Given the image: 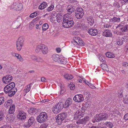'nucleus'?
Masks as SVG:
<instances>
[{"instance_id":"f257e3e1","label":"nucleus","mask_w":128,"mask_h":128,"mask_svg":"<svg viewBox=\"0 0 128 128\" xmlns=\"http://www.w3.org/2000/svg\"><path fill=\"white\" fill-rule=\"evenodd\" d=\"M41 51L44 54H46L48 52V49L47 46L44 44L39 45L36 47V51L38 52Z\"/></svg>"},{"instance_id":"f03ea898","label":"nucleus","mask_w":128,"mask_h":128,"mask_svg":"<svg viewBox=\"0 0 128 128\" xmlns=\"http://www.w3.org/2000/svg\"><path fill=\"white\" fill-rule=\"evenodd\" d=\"M48 117L46 113L45 112H42L37 116V121L40 123H42L46 121Z\"/></svg>"},{"instance_id":"7ed1b4c3","label":"nucleus","mask_w":128,"mask_h":128,"mask_svg":"<svg viewBox=\"0 0 128 128\" xmlns=\"http://www.w3.org/2000/svg\"><path fill=\"white\" fill-rule=\"evenodd\" d=\"M75 16L78 19L82 18L84 15L83 10L80 8H77L75 10Z\"/></svg>"},{"instance_id":"20e7f679","label":"nucleus","mask_w":128,"mask_h":128,"mask_svg":"<svg viewBox=\"0 0 128 128\" xmlns=\"http://www.w3.org/2000/svg\"><path fill=\"white\" fill-rule=\"evenodd\" d=\"M63 104L59 102L56 104L52 108V111L54 114H57L62 109Z\"/></svg>"},{"instance_id":"39448f33","label":"nucleus","mask_w":128,"mask_h":128,"mask_svg":"<svg viewBox=\"0 0 128 128\" xmlns=\"http://www.w3.org/2000/svg\"><path fill=\"white\" fill-rule=\"evenodd\" d=\"M24 38L20 37L17 40L16 42V47L18 50L20 51L22 48L24 41Z\"/></svg>"},{"instance_id":"423d86ee","label":"nucleus","mask_w":128,"mask_h":128,"mask_svg":"<svg viewBox=\"0 0 128 128\" xmlns=\"http://www.w3.org/2000/svg\"><path fill=\"white\" fill-rule=\"evenodd\" d=\"M81 109V110H78L75 112L74 116V120L78 119L83 116L84 114L85 109L83 108H82Z\"/></svg>"},{"instance_id":"0eeeda50","label":"nucleus","mask_w":128,"mask_h":128,"mask_svg":"<svg viewBox=\"0 0 128 128\" xmlns=\"http://www.w3.org/2000/svg\"><path fill=\"white\" fill-rule=\"evenodd\" d=\"M76 39L71 42V46L73 47L78 46H83L84 45V43L83 41L79 38Z\"/></svg>"},{"instance_id":"6e6552de","label":"nucleus","mask_w":128,"mask_h":128,"mask_svg":"<svg viewBox=\"0 0 128 128\" xmlns=\"http://www.w3.org/2000/svg\"><path fill=\"white\" fill-rule=\"evenodd\" d=\"M23 5L21 3L18 2H16L14 3L10 6V9L11 10H20L22 8Z\"/></svg>"},{"instance_id":"1a4fd4ad","label":"nucleus","mask_w":128,"mask_h":128,"mask_svg":"<svg viewBox=\"0 0 128 128\" xmlns=\"http://www.w3.org/2000/svg\"><path fill=\"white\" fill-rule=\"evenodd\" d=\"M108 118V115L105 113H102L96 115L95 116V119L96 121L98 122L100 120H106Z\"/></svg>"},{"instance_id":"9d476101","label":"nucleus","mask_w":128,"mask_h":128,"mask_svg":"<svg viewBox=\"0 0 128 128\" xmlns=\"http://www.w3.org/2000/svg\"><path fill=\"white\" fill-rule=\"evenodd\" d=\"M66 117V113H62L58 114L56 117V121L58 120V123L60 124H62V122L64 120Z\"/></svg>"},{"instance_id":"9b49d317","label":"nucleus","mask_w":128,"mask_h":128,"mask_svg":"<svg viewBox=\"0 0 128 128\" xmlns=\"http://www.w3.org/2000/svg\"><path fill=\"white\" fill-rule=\"evenodd\" d=\"M12 79V76L10 75H7L2 77V80L4 84H7L11 81Z\"/></svg>"},{"instance_id":"f8f14e48","label":"nucleus","mask_w":128,"mask_h":128,"mask_svg":"<svg viewBox=\"0 0 128 128\" xmlns=\"http://www.w3.org/2000/svg\"><path fill=\"white\" fill-rule=\"evenodd\" d=\"M72 18L71 20H69V19H67L66 21L67 23L65 24H64L63 22L62 23L63 26L65 28H69L72 26L74 24V21L72 20Z\"/></svg>"},{"instance_id":"ddd939ff","label":"nucleus","mask_w":128,"mask_h":128,"mask_svg":"<svg viewBox=\"0 0 128 128\" xmlns=\"http://www.w3.org/2000/svg\"><path fill=\"white\" fill-rule=\"evenodd\" d=\"M73 100L75 102H80L83 101L84 98L82 95L77 94L74 96L73 98Z\"/></svg>"},{"instance_id":"4468645a","label":"nucleus","mask_w":128,"mask_h":128,"mask_svg":"<svg viewBox=\"0 0 128 128\" xmlns=\"http://www.w3.org/2000/svg\"><path fill=\"white\" fill-rule=\"evenodd\" d=\"M15 86V83L13 82H11V83L7 85L4 88V91H6V90H11L12 89H15L14 88H14Z\"/></svg>"},{"instance_id":"2eb2a0df","label":"nucleus","mask_w":128,"mask_h":128,"mask_svg":"<svg viewBox=\"0 0 128 128\" xmlns=\"http://www.w3.org/2000/svg\"><path fill=\"white\" fill-rule=\"evenodd\" d=\"M14 89H12L10 90H8L6 91H4V92L6 94H8L9 96L11 97L13 96L17 91V89L16 88H14Z\"/></svg>"},{"instance_id":"dca6fc26","label":"nucleus","mask_w":128,"mask_h":128,"mask_svg":"<svg viewBox=\"0 0 128 128\" xmlns=\"http://www.w3.org/2000/svg\"><path fill=\"white\" fill-rule=\"evenodd\" d=\"M89 120V118L88 116H86L84 118L79 120L76 122L77 124H85Z\"/></svg>"},{"instance_id":"f3484780","label":"nucleus","mask_w":128,"mask_h":128,"mask_svg":"<svg viewBox=\"0 0 128 128\" xmlns=\"http://www.w3.org/2000/svg\"><path fill=\"white\" fill-rule=\"evenodd\" d=\"M26 114L25 112L22 111H20L17 115L18 118L21 120H25L26 118Z\"/></svg>"},{"instance_id":"a211bd4d","label":"nucleus","mask_w":128,"mask_h":128,"mask_svg":"<svg viewBox=\"0 0 128 128\" xmlns=\"http://www.w3.org/2000/svg\"><path fill=\"white\" fill-rule=\"evenodd\" d=\"M63 18L64 24H65L67 23L66 21L67 20V19H69V20H71L72 18V16L70 15V14L68 13L65 14L63 16Z\"/></svg>"},{"instance_id":"6ab92c4d","label":"nucleus","mask_w":128,"mask_h":128,"mask_svg":"<svg viewBox=\"0 0 128 128\" xmlns=\"http://www.w3.org/2000/svg\"><path fill=\"white\" fill-rule=\"evenodd\" d=\"M35 119L34 118L32 117H31L29 119L28 121V124H24V126L26 127H29L34 123Z\"/></svg>"},{"instance_id":"aec40b11","label":"nucleus","mask_w":128,"mask_h":128,"mask_svg":"<svg viewBox=\"0 0 128 128\" xmlns=\"http://www.w3.org/2000/svg\"><path fill=\"white\" fill-rule=\"evenodd\" d=\"M102 35L106 37H111L112 36V34L110 30H105L103 32Z\"/></svg>"},{"instance_id":"412c9836","label":"nucleus","mask_w":128,"mask_h":128,"mask_svg":"<svg viewBox=\"0 0 128 128\" xmlns=\"http://www.w3.org/2000/svg\"><path fill=\"white\" fill-rule=\"evenodd\" d=\"M88 32L92 36H96L98 33L97 30L96 29L90 28L88 30Z\"/></svg>"},{"instance_id":"4be33fe9","label":"nucleus","mask_w":128,"mask_h":128,"mask_svg":"<svg viewBox=\"0 0 128 128\" xmlns=\"http://www.w3.org/2000/svg\"><path fill=\"white\" fill-rule=\"evenodd\" d=\"M126 38V37L125 36H124L121 38L117 42V44L119 46L122 45L124 42L127 41V40L128 39V38L127 39Z\"/></svg>"},{"instance_id":"5701e85b","label":"nucleus","mask_w":128,"mask_h":128,"mask_svg":"<svg viewBox=\"0 0 128 128\" xmlns=\"http://www.w3.org/2000/svg\"><path fill=\"white\" fill-rule=\"evenodd\" d=\"M72 103V99L70 98H68L64 104L62 106V107L67 108L71 105Z\"/></svg>"},{"instance_id":"b1692460","label":"nucleus","mask_w":128,"mask_h":128,"mask_svg":"<svg viewBox=\"0 0 128 128\" xmlns=\"http://www.w3.org/2000/svg\"><path fill=\"white\" fill-rule=\"evenodd\" d=\"M66 10L68 12L70 13V14L73 12L75 10V9L73 6L68 5L66 8Z\"/></svg>"},{"instance_id":"393cba45","label":"nucleus","mask_w":128,"mask_h":128,"mask_svg":"<svg viewBox=\"0 0 128 128\" xmlns=\"http://www.w3.org/2000/svg\"><path fill=\"white\" fill-rule=\"evenodd\" d=\"M28 113L30 114H35L38 112L37 110L34 108H30L28 110Z\"/></svg>"},{"instance_id":"a878e982","label":"nucleus","mask_w":128,"mask_h":128,"mask_svg":"<svg viewBox=\"0 0 128 128\" xmlns=\"http://www.w3.org/2000/svg\"><path fill=\"white\" fill-rule=\"evenodd\" d=\"M60 56V55L58 54H53L52 56V59L55 62H58Z\"/></svg>"},{"instance_id":"bb28decb","label":"nucleus","mask_w":128,"mask_h":128,"mask_svg":"<svg viewBox=\"0 0 128 128\" xmlns=\"http://www.w3.org/2000/svg\"><path fill=\"white\" fill-rule=\"evenodd\" d=\"M55 14L56 15H54V16H56L55 17L56 19L57 22H61L63 17L62 14Z\"/></svg>"},{"instance_id":"cd10ccee","label":"nucleus","mask_w":128,"mask_h":128,"mask_svg":"<svg viewBox=\"0 0 128 128\" xmlns=\"http://www.w3.org/2000/svg\"><path fill=\"white\" fill-rule=\"evenodd\" d=\"M14 117L12 115H10V114H8L6 116V119L8 122H10L13 121Z\"/></svg>"},{"instance_id":"c85d7f7f","label":"nucleus","mask_w":128,"mask_h":128,"mask_svg":"<svg viewBox=\"0 0 128 128\" xmlns=\"http://www.w3.org/2000/svg\"><path fill=\"white\" fill-rule=\"evenodd\" d=\"M47 4L45 2H43L42 3H41L40 5L38 7V8L40 10L44 9L46 8L47 6Z\"/></svg>"},{"instance_id":"c756f323","label":"nucleus","mask_w":128,"mask_h":128,"mask_svg":"<svg viewBox=\"0 0 128 128\" xmlns=\"http://www.w3.org/2000/svg\"><path fill=\"white\" fill-rule=\"evenodd\" d=\"M58 62L62 64H66L67 63L66 59L65 58L60 57Z\"/></svg>"},{"instance_id":"7c9ffc66","label":"nucleus","mask_w":128,"mask_h":128,"mask_svg":"<svg viewBox=\"0 0 128 128\" xmlns=\"http://www.w3.org/2000/svg\"><path fill=\"white\" fill-rule=\"evenodd\" d=\"M110 22H120V18H117L116 17H113L112 18H111L110 20Z\"/></svg>"},{"instance_id":"2f4dec72","label":"nucleus","mask_w":128,"mask_h":128,"mask_svg":"<svg viewBox=\"0 0 128 128\" xmlns=\"http://www.w3.org/2000/svg\"><path fill=\"white\" fill-rule=\"evenodd\" d=\"M15 107L14 105H12L10 107L8 111V112L10 114H12L14 112Z\"/></svg>"},{"instance_id":"473e14b6","label":"nucleus","mask_w":128,"mask_h":128,"mask_svg":"<svg viewBox=\"0 0 128 128\" xmlns=\"http://www.w3.org/2000/svg\"><path fill=\"white\" fill-rule=\"evenodd\" d=\"M120 30L122 32H126L128 30V26L126 25L120 27Z\"/></svg>"},{"instance_id":"72a5a7b5","label":"nucleus","mask_w":128,"mask_h":128,"mask_svg":"<svg viewBox=\"0 0 128 128\" xmlns=\"http://www.w3.org/2000/svg\"><path fill=\"white\" fill-rule=\"evenodd\" d=\"M13 56L17 58L19 60L22 61H23V59L22 58V57L20 55L18 54H16L15 53L13 54Z\"/></svg>"},{"instance_id":"f704fd0d","label":"nucleus","mask_w":128,"mask_h":128,"mask_svg":"<svg viewBox=\"0 0 128 128\" xmlns=\"http://www.w3.org/2000/svg\"><path fill=\"white\" fill-rule=\"evenodd\" d=\"M106 57L109 58H114L115 57L114 55L111 52H107L106 53Z\"/></svg>"},{"instance_id":"c9c22d12","label":"nucleus","mask_w":128,"mask_h":128,"mask_svg":"<svg viewBox=\"0 0 128 128\" xmlns=\"http://www.w3.org/2000/svg\"><path fill=\"white\" fill-rule=\"evenodd\" d=\"M12 100L10 99L8 100L6 102H5L4 105H6V106L8 107V106H10L12 103Z\"/></svg>"},{"instance_id":"e433bc0d","label":"nucleus","mask_w":128,"mask_h":128,"mask_svg":"<svg viewBox=\"0 0 128 128\" xmlns=\"http://www.w3.org/2000/svg\"><path fill=\"white\" fill-rule=\"evenodd\" d=\"M64 77L67 80H70L73 78V76L70 74H66L64 76Z\"/></svg>"},{"instance_id":"4c0bfd02","label":"nucleus","mask_w":128,"mask_h":128,"mask_svg":"<svg viewBox=\"0 0 128 128\" xmlns=\"http://www.w3.org/2000/svg\"><path fill=\"white\" fill-rule=\"evenodd\" d=\"M106 124L107 126L110 128H112L114 126L113 123L110 122H106Z\"/></svg>"},{"instance_id":"58836bf2","label":"nucleus","mask_w":128,"mask_h":128,"mask_svg":"<svg viewBox=\"0 0 128 128\" xmlns=\"http://www.w3.org/2000/svg\"><path fill=\"white\" fill-rule=\"evenodd\" d=\"M101 67L102 69L104 70H107L108 69L107 65L105 64H103L101 65Z\"/></svg>"},{"instance_id":"ea45409f","label":"nucleus","mask_w":128,"mask_h":128,"mask_svg":"<svg viewBox=\"0 0 128 128\" xmlns=\"http://www.w3.org/2000/svg\"><path fill=\"white\" fill-rule=\"evenodd\" d=\"M87 20L88 22L89 23L90 22L91 23L90 24L91 25L94 22V20L91 17H88L87 18Z\"/></svg>"},{"instance_id":"a19ab883","label":"nucleus","mask_w":128,"mask_h":128,"mask_svg":"<svg viewBox=\"0 0 128 128\" xmlns=\"http://www.w3.org/2000/svg\"><path fill=\"white\" fill-rule=\"evenodd\" d=\"M99 58L100 61L104 63L105 62V58L103 56L100 54H99L98 56Z\"/></svg>"},{"instance_id":"79ce46f5","label":"nucleus","mask_w":128,"mask_h":128,"mask_svg":"<svg viewBox=\"0 0 128 128\" xmlns=\"http://www.w3.org/2000/svg\"><path fill=\"white\" fill-rule=\"evenodd\" d=\"M48 28V25L47 23H45L42 26V30L44 31H45Z\"/></svg>"},{"instance_id":"37998d69","label":"nucleus","mask_w":128,"mask_h":128,"mask_svg":"<svg viewBox=\"0 0 128 128\" xmlns=\"http://www.w3.org/2000/svg\"><path fill=\"white\" fill-rule=\"evenodd\" d=\"M38 13L37 12H35L32 13L30 16V17L32 18H34L36 17L37 15V14L38 15Z\"/></svg>"},{"instance_id":"c03bdc74","label":"nucleus","mask_w":128,"mask_h":128,"mask_svg":"<svg viewBox=\"0 0 128 128\" xmlns=\"http://www.w3.org/2000/svg\"><path fill=\"white\" fill-rule=\"evenodd\" d=\"M30 89V85H28L26 86V89L24 90V91L27 92L29 91Z\"/></svg>"},{"instance_id":"a18cd8bd","label":"nucleus","mask_w":128,"mask_h":128,"mask_svg":"<svg viewBox=\"0 0 128 128\" xmlns=\"http://www.w3.org/2000/svg\"><path fill=\"white\" fill-rule=\"evenodd\" d=\"M4 116V113L2 111H0V121L3 120Z\"/></svg>"},{"instance_id":"49530a36","label":"nucleus","mask_w":128,"mask_h":128,"mask_svg":"<svg viewBox=\"0 0 128 128\" xmlns=\"http://www.w3.org/2000/svg\"><path fill=\"white\" fill-rule=\"evenodd\" d=\"M4 97H0V105L3 104L4 102Z\"/></svg>"},{"instance_id":"de8ad7c7","label":"nucleus","mask_w":128,"mask_h":128,"mask_svg":"<svg viewBox=\"0 0 128 128\" xmlns=\"http://www.w3.org/2000/svg\"><path fill=\"white\" fill-rule=\"evenodd\" d=\"M54 8V6L53 5L51 4L47 8V10L48 11L52 10Z\"/></svg>"},{"instance_id":"09e8293b","label":"nucleus","mask_w":128,"mask_h":128,"mask_svg":"<svg viewBox=\"0 0 128 128\" xmlns=\"http://www.w3.org/2000/svg\"><path fill=\"white\" fill-rule=\"evenodd\" d=\"M123 102L125 104H128V96H126L125 98L123 100Z\"/></svg>"},{"instance_id":"8fccbe9b","label":"nucleus","mask_w":128,"mask_h":128,"mask_svg":"<svg viewBox=\"0 0 128 128\" xmlns=\"http://www.w3.org/2000/svg\"><path fill=\"white\" fill-rule=\"evenodd\" d=\"M61 90L60 91V94H62L65 91V90L64 87L62 86H60Z\"/></svg>"},{"instance_id":"3c124183","label":"nucleus","mask_w":128,"mask_h":128,"mask_svg":"<svg viewBox=\"0 0 128 128\" xmlns=\"http://www.w3.org/2000/svg\"><path fill=\"white\" fill-rule=\"evenodd\" d=\"M44 61L42 58L40 57H38L36 60V61L38 62H42Z\"/></svg>"},{"instance_id":"603ef678","label":"nucleus","mask_w":128,"mask_h":128,"mask_svg":"<svg viewBox=\"0 0 128 128\" xmlns=\"http://www.w3.org/2000/svg\"><path fill=\"white\" fill-rule=\"evenodd\" d=\"M41 18V17L40 16H38L36 18L34 19L32 21L34 22H35L36 21H38L39 20H40Z\"/></svg>"},{"instance_id":"864d4df0","label":"nucleus","mask_w":128,"mask_h":128,"mask_svg":"<svg viewBox=\"0 0 128 128\" xmlns=\"http://www.w3.org/2000/svg\"><path fill=\"white\" fill-rule=\"evenodd\" d=\"M88 85L90 87L94 89L96 88V87L91 83L88 84Z\"/></svg>"},{"instance_id":"5fc2aeb1","label":"nucleus","mask_w":128,"mask_h":128,"mask_svg":"<svg viewBox=\"0 0 128 128\" xmlns=\"http://www.w3.org/2000/svg\"><path fill=\"white\" fill-rule=\"evenodd\" d=\"M37 58V57L34 55H32L31 56V58L34 60L36 61Z\"/></svg>"},{"instance_id":"6e6d98bb","label":"nucleus","mask_w":128,"mask_h":128,"mask_svg":"<svg viewBox=\"0 0 128 128\" xmlns=\"http://www.w3.org/2000/svg\"><path fill=\"white\" fill-rule=\"evenodd\" d=\"M119 91L118 92V96H120V97H122L123 96V95L122 94V90L120 92Z\"/></svg>"},{"instance_id":"4d7b16f0","label":"nucleus","mask_w":128,"mask_h":128,"mask_svg":"<svg viewBox=\"0 0 128 128\" xmlns=\"http://www.w3.org/2000/svg\"><path fill=\"white\" fill-rule=\"evenodd\" d=\"M124 118L125 120H128V113L125 114Z\"/></svg>"},{"instance_id":"13d9d810","label":"nucleus","mask_w":128,"mask_h":128,"mask_svg":"<svg viewBox=\"0 0 128 128\" xmlns=\"http://www.w3.org/2000/svg\"><path fill=\"white\" fill-rule=\"evenodd\" d=\"M0 128H12L10 126L5 125L2 126Z\"/></svg>"},{"instance_id":"bf43d9fd","label":"nucleus","mask_w":128,"mask_h":128,"mask_svg":"<svg viewBox=\"0 0 128 128\" xmlns=\"http://www.w3.org/2000/svg\"><path fill=\"white\" fill-rule=\"evenodd\" d=\"M41 81L42 82H45L46 81V78L44 77L41 78Z\"/></svg>"},{"instance_id":"052dcab7","label":"nucleus","mask_w":128,"mask_h":128,"mask_svg":"<svg viewBox=\"0 0 128 128\" xmlns=\"http://www.w3.org/2000/svg\"><path fill=\"white\" fill-rule=\"evenodd\" d=\"M123 66L124 67H127L128 66V63L126 62H124L123 63Z\"/></svg>"},{"instance_id":"680f3d73","label":"nucleus","mask_w":128,"mask_h":128,"mask_svg":"<svg viewBox=\"0 0 128 128\" xmlns=\"http://www.w3.org/2000/svg\"><path fill=\"white\" fill-rule=\"evenodd\" d=\"M48 100L45 99L42 100L40 102L41 104H42L43 103L45 102H48Z\"/></svg>"},{"instance_id":"e2e57ef3","label":"nucleus","mask_w":128,"mask_h":128,"mask_svg":"<svg viewBox=\"0 0 128 128\" xmlns=\"http://www.w3.org/2000/svg\"><path fill=\"white\" fill-rule=\"evenodd\" d=\"M104 27L107 28L111 27V26L110 24H105L104 25Z\"/></svg>"},{"instance_id":"0e129e2a","label":"nucleus","mask_w":128,"mask_h":128,"mask_svg":"<svg viewBox=\"0 0 128 128\" xmlns=\"http://www.w3.org/2000/svg\"><path fill=\"white\" fill-rule=\"evenodd\" d=\"M123 26V24H120L118 25V26L116 27V28H119L120 29V27H122Z\"/></svg>"},{"instance_id":"69168bd1","label":"nucleus","mask_w":128,"mask_h":128,"mask_svg":"<svg viewBox=\"0 0 128 128\" xmlns=\"http://www.w3.org/2000/svg\"><path fill=\"white\" fill-rule=\"evenodd\" d=\"M84 93L86 95L88 96L89 95H90V93L87 91H84Z\"/></svg>"},{"instance_id":"338daca9","label":"nucleus","mask_w":128,"mask_h":128,"mask_svg":"<svg viewBox=\"0 0 128 128\" xmlns=\"http://www.w3.org/2000/svg\"><path fill=\"white\" fill-rule=\"evenodd\" d=\"M56 50L59 53L61 51V50L60 48H57L56 49Z\"/></svg>"},{"instance_id":"774afa93","label":"nucleus","mask_w":128,"mask_h":128,"mask_svg":"<svg viewBox=\"0 0 128 128\" xmlns=\"http://www.w3.org/2000/svg\"><path fill=\"white\" fill-rule=\"evenodd\" d=\"M93 128H103L101 126H94L93 127Z\"/></svg>"}]
</instances>
